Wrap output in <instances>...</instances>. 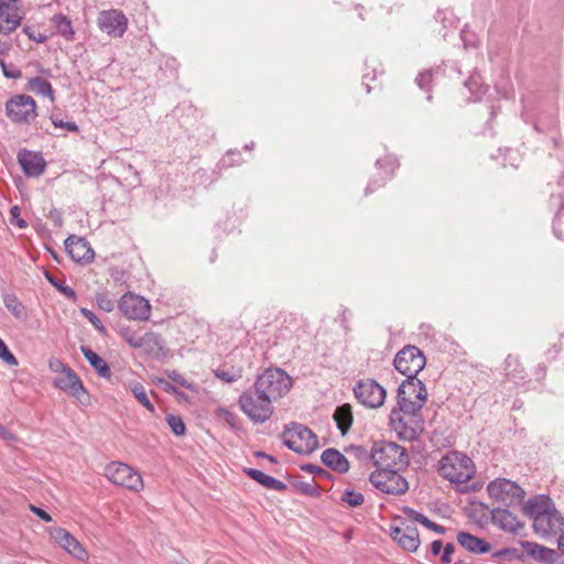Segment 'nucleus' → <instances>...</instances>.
<instances>
[{"label": "nucleus", "mask_w": 564, "mask_h": 564, "mask_svg": "<svg viewBox=\"0 0 564 564\" xmlns=\"http://www.w3.org/2000/svg\"><path fill=\"white\" fill-rule=\"evenodd\" d=\"M291 387L292 380L284 370L267 369L239 395V409L252 423L262 424L272 416L273 402L286 394Z\"/></svg>", "instance_id": "f257e3e1"}, {"label": "nucleus", "mask_w": 564, "mask_h": 564, "mask_svg": "<svg viewBox=\"0 0 564 564\" xmlns=\"http://www.w3.org/2000/svg\"><path fill=\"white\" fill-rule=\"evenodd\" d=\"M523 513L533 520V530L539 536L564 534V517L550 498L538 496L529 499L523 506Z\"/></svg>", "instance_id": "f03ea898"}, {"label": "nucleus", "mask_w": 564, "mask_h": 564, "mask_svg": "<svg viewBox=\"0 0 564 564\" xmlns=\"http://www.w3.org/2000/svg\"><path fill=\"white\" fill-rule=\"evenodd\" d=\"M440 475L456 486L465 485L470 480L476 467L474 462L464 453L449 452L445 454L438 464Z\"/></svg>", "instance_id": "7ed1b4c3"}, {"label": "nucleus", "mask_w": 564, "mask_h": 564, "mask_svg": "<svg viewBox=\"0 0 564 564\" xmlns=\"http://www.w3.org/2000/svg\"><path fill=\"white\" fill-rule=\"evenodd\" d=\"M370 458L377 470L402 469L409 464V456L404 447L388 441L375 442L371 448Z\"/></svg>", "instance_id": "20e7f679"}, {"label": "nucleus", "mask_w": 564, "mask_h": 564, "mask_svg": "<svg viewBox=\"0 0 564 564\" xmlns=\"http://www.w3.org/2000/svg\"><path fill=\"white\" fill-rule=\"evenodd\" d=\"M427 391L417 378L405 379L398 388L399 410L404 414L415 415L426 400Z\"/></svg>", "instance_id": "39448f33"}, {"label": "nucleus", "mask_w": 564, "mask_h": 564, "mask_svg": "<svg viewBox=\"0 0 564 564\" xmlns=\"http://www.w3.org/2000/svg\"><path fill=\"white\" fill-rule=\"evenodd\" d=\"M283 443L297 454H311L317 446V436L305 425L291 423L283 432Z\"/></svg>", "instance_id": "423d86ee"}, {"label": "nucleus", "mask_w": 564, "mask_h": 564, "mask_svg": "<svg viewBox=\"0 0 564 564\" xmlns=\"http://www.w3.org/2000/svg\"><path fill=\"white\" fill-rule=\"evenodd\" d=\"M400 469L384 468L373 471L369 480L371 485L387 495L400 496L409 490L408 480L399 474Z\"/></svg>", "instance_id": "0eeeda50"}, {"label": "nucleus", "mask_w": 564, "mask_h": 564, "mask_svg": "<svg viewBox=\"0 0 564 564\" xmlns=\"http://www.w3.org/2000/svg\"><path fill=\"white\" fill-rule=\"evenodd\" d=\"M487 492L490 498L506 507L518 506L524 498V490L516 482L506 478L490 481L487 486Z\"/></svg>", "instance_id": "6e6552de"}, {"label": "nucleus", "mask_w": 564, "mask_h": 564, "mask_svg": "<svg viewBox=\"0 0 564 564\" xmlns=\"http://www.w3.org/2000/svg\"><path fill=\"white\" fill-rule=\"evenodd\" d=\"M105 476L112 484L132 491H140L143 488L142 477L131 466L124 463H109L105 468Z\"/></svg>", "instance_id": "1a4fd4ad"}, {"label": "nucleus", "mask_w": 564, "mask_h": 564, "mask_svg": "<svg viewBox=\"0 0 564 564\" xmlns=\"http://www.w3.org/2000/svg\"><path fill=\"white\" fill-rule=\"evenodd\" d=\"M426 360L423 352L416 346H405L393 360L394 368L406 377L416 378L417 373L425 367Z\"/></svg>", "instance_id": "9d476101"}, {"label": "nucleus", "mask_w": 564, "mask_h": 564, "mask_svg": "<svg viewBox=\"0 0 564 564\" xmlns=\"http://www.w3.org/2000/svg\"><path fill=\"white\" fill-rule=\"evenodd\" d=\"M36 102L29 95H15L6 102V113L14 123H30L36 117Z\"/></svg>", "instance_id": "9b49d317"}, {"label": "nucleus", "mask_w": 564, "mask_h": 564, "mask_svg": "<svg viewBox=\"0 0 564 564\" xmlns=\"http://www.w3.org/2000/svg\"><path fill=\"white\" fill-rule=\"evenodd\" d=\"M358 402L369 409L380 408L386 400V389L373 379L359 380L354 387Z\"/></svg>", "instance_id": "f8f14e48"}, {"label": "nucleus", "mask_w": 564, "mask_h": 564, "mask_svg": "<svg viewBox=\"0 0 564 564\" xmlns=\"http://www.w3.org/2000/svg\"><path fill=\"white\" fill-rule=\"evenodd\" d=\"M118 307L123 316L132 321H148L151 315L149 301L131 292L120 299Z\"/></svg>", "instance_id": "ddd939ff"}, {"label": "nucleus", "mask_w": 564, "mask_h": 564, "mask_svg": "<svg viewBox=\"0 0 564 564\" xmlns=\"http://www.w3.org/2000/svg\"><path fill=\"white\" fill-rule=\"evenodd\" d=\"M99 28L111 37H121L128 28V19L119 10H105L98 17Z\"/></svg>", "instance_id": "4468645a"}, {"label": "nucleus", "mask_w": 564, "mask_h": 564, "mask_svg": "<svg viewBox=\"0 0 564 564\" xmlns=\"http://www.w3.org/2000/svg\"><path fill=\"white\" fill-rule=\"evenodd\" d=\"M64 245L70 259L77 263H90L95 258L94 249L85 238L72 235L66 238Z\"/></svg>", "instance_id": "2eb2a0df"}, {"label": "nucleus", "mask_w": 564, "mask_h": 564, "mask_svg": "<svg viewBox=\"0 0 564 564\" xmlns=\"http://www.w3.org/2000/svg\"><path fill=\"white\" fill-rule=\"evenodd\" d=\"M51 536L61 547H63L75 558L82 561L87 558V552L84 546L66 529L54 528L51 530Z\"/></svg>", "instance_id": "dca6fc26"}, {"label": "nucleus", "mask_w": 564, "mask_h": 564, "mask_svg": "<svg viewBox=\"0 0 564 564\" xmlns=\"http://www.w3.org/2000/svg\"><path fill=\"white\" fill-rule=\"evenodd\" d=\"M391 538L409 552H414L420 546L419 531L414 525L403 523L402 527H392Z\"/></svg>", "instance_id": "f3484780"}, {"label": "nucleus", "mask_w": 564, "mask_h": 564, "mask_svg": "<svg viewBox=\"0 0 564 564\" xmlns=\"http://www.w3.org/2000/svg\"><path fill=\"white\" fill-rule=\"evenodd\" d=\"M18 0H0V33L10 34L21 23L15 3Z\"/></svg>", "instance_id": "a211bd4d"}, {"label": "nucleus", "mask_w": 564, "mask_h": 564, "mask_svg": "<svg viewBox=\"0 0 564 564\" xmlns=\"http://www.w3.org/2000/svg\"><path fill=\"white\" fill-rule=\"evenodd\" d=\"M18 162L29 177L40 176L45 170V161L37 152L21 150L18 154Z\"/></svg>", "instance_id": "6ab92c4d"}, {"label": "nucleus", "mask_w": 564, "mask_h": 564, "mask_svg": "<svg viewBox=\"0 0 564 564\" xmlns=\"http://www.w3.org/2000/svg\"><path fill=\"white\" fill-rule=\"evenodd\" d=\"M54 386L61 390L69 391L76 398H79L85 392L82 380L72 368L57 376L54 379Z\"/></svg>", "instance_id": "aec40b11"}, {"label": "nucleus", "mask_w": 564, "mask_h": 564, "mask_svg": "<svg viewBox=\"0 0 564 564\" xmlns=\"http://www.w3.org/2000/svg\"><path fill=\"white\" fill-rule=\"evenodd\" d=\"M142 351L152 359H161L165 357V341L162 336L154 332H148L143 335Z\"/></svg>", "instance_id": "412c9836"}, {"label": "nucleus", "mask_w": 564, "mask_h": 564, "mask_svg": "<svg viewBox=\"0 0 564 564\" xmlns=\"http://www.w3.org/2000/svg\"><path fill=\"white\" fill-rule=\"evenodd\" d=\"M321 459L324 465L334 471L345 474L349 470L348 459L337 449L327 448L322 453Z\"/></svg>", "instance_id": "4be33fe9"}, {"label": "nucleus", "mask_w": 564, "mask_h": 564, "mask_svg": "<svg viewBox=\"0 0 564 564\" xmlns=\"http://www.w3.org/2000/svg\"><path fill=\"white\" fill-rule=\"evenodd\" d=\"M457 542L468 552L484 554L490 551V544L468 532H458Z\"/></svg>", "instance_id": "5701e85b"}, {"label": "nucleus", "mask_w": 564, "mask_h": 564, "mask_svg": "<svg viewBox=\"0 0 564 564\" xmlns=\"http://www.w3.org/2000/svg\"><path fill=\"white\" fill-rule=\"evenodd\" d=\"M245 473L253 480L262 485L264 488L276 490V491H284L288 487L284 482L280 481L279 479L269 476L264 474L261 470L254 469V468H245Z\"/></svg>", "instance_id": "b1692460"}, {"label": "nucleus", "mask_w": 564, "mask_h": 564, "mask_svg": "<svg viewBox=\"0 0 564 564\" xmlns=\"http://www.w3.org/2000/svg\"><path fill=\"white\" fill-rule=\"evenodd\" d=\"M83 355L90 364V366L97 371V373L102 378H109L111 376V370L108 364L95 351H93L89 347L82 346L80 348Z\"/></svg>", "instance_id": "393cba45"}, {"label": "nucleus", "mask_w": 564, "mask_h": 564, "mask_svg": "<svg viewBox=\"0 0 564 564\" xmlns=\"http://www.w3.org/2000/svg\"><path fill=\"white\" fill-rule=\"evenodd\" d=\"M334 420L337 424L338 430L341 434H346L352 424V411L351 405L345 403L339 405L334 413Z\"/></svg>", "instance_id": "a878e982"}, {"label": "nucleus", "mask_w": 564, "mask_h": 564, "mask_svg": "<svg viewBox=\"0 0 564 564\" xmlns=\"http://www.w3.org/2000/svg\"><path fill=\"white\" fill-rule=\"evenodd\" d=\"M51 22L54 25V28L56 29L57 34H59L67 41L74 40L75 31L73 29L72 21L68 17L61 14V13L55 14L51 19Z\"/></svg>", "instance_id": "bb28decb"}, {"label": "nucleus", "mask_w": 564, "mask_h": 564, "mask_svg": "<svg viewBox=\"0 0 564 564\" xmlns=\"http://www.w3.org/2000/svg\"><path fill=\"white\" fill-rule=\"evenodd\" d=\"M551 205L557 208L555 219L553 223L554 234L564 240V215L561 213L564 209V200L562 195H552Z\"/></svg>", "instance_id": "cd10ccee"}, {"label": "nucleus", "mask_w": 564, "mask_h": 564, "mask_svg": "<svg viewBox=\"0 0 564 564\" xmlns=\"http://www.w3.org/2000/svg\"><path fill=\"white\" fill-rule=\"evenodd\" d=\"M28 89L36 95L48 97L54 100V90L52 85L42 77H33L28 80Z\"/></svg>", "instance_id": "c85d7f7f"}, {"label": "nucleus", "mask_w": 564, "mask_h": 564, "mask_svg": "<svg viewBox=\"0 0 564 564\" xmlns=\"http://www.w3.org/2000/svg\"><path fill=\"white\" fill-rule=\"evenodd\" d=\"M130 390L138 402L142 404L147 410L152 413L155 411L154 404L151 402L143 384L134 382L130 386Z\"/></svg>", "instance_id": "c756f323"}, {"label": "nucleus", "mask_w": 564, "mask_h": 564, "mask_svg": "<svg viewBox=\"0 0 564 564\" xmlns=\"http://www.w3.org/2000/svg\"><path fill=\"white\" fill-rule=\"evenodd\" d=\"M3 304L15 318L21 319L25 316L24 306L14 294H4Z\"/></svg>", "instance_id": "7c9ffc66"}, {"label": "nucleus", "mask_w": 564, "mask_h": 564, "mask_svg": "<svg viewBox=\"0 0 564 564\" xmlns=\"http://www.w3.org/2000/svg\"><path fill=\"white\" fill-rule=\"evenodd\" d=\"M505 371H506V375L514 381L517 379L524 378V376H523L524 371H523V368L519 364V359L512 355H508L505 360Z\"/></svg>", "instance_id": "2f4dec72"}, {"label": "nucleus", "mask_w": 564, "mask_h": 564, "mask_svg": "<svg viewBox=\"0 0 564 564\" xmlns=\"http://www.w3.org/2000/svg\"><path fill=\"white\" fill-rule=\"evenodd\" d=\"M492 518L495 521L500 522L501 528L505 530H513V522L516 521V517L506 509V508H497L492 512Z\"/></svg>", "instance_id": "473e14b6"}, {"label": "nucleus", "mask_w": 564, "mask_h": 564, "mask_svg": "<svg viewBox=\"0 0 564 564\" xmlns=\"http://www.w3.org/2000/svg\"><path fill=\"white\" fill-rule=\"evenodd\" d=\"M215 376L224 382L232 383L242 378V369L221 367L215 370Z\"/></svg>", "instance_id": "72a5a7b5"}, {"label": "nucleus", "mask_w": 564, "mask_h": 564, "mask_svg": "<svg viewBox=\"0 0 564 564\" xmlns=\"http://www.w3.org/2000/svg\"><path fill=\"white\" fill-rule=\"evenodd\" d=\"M341 501L351 508H356L364 503L365 497L361 492L346 489L341 495Z\"/></svg>", "instance_id": "f704fd0d"}, {"label": "nucleus", "mask_w": 564, "mask_h": 564, "mask_svg": "<svg viewBox=\"0 0 564 564\" xmlns=\"http://www.w3.org/2000/svg\"><path fill=\"white\" fill-rule=\"evenodd\" d=\"M120 335L132 348H141L143 335H139L137 332L129 327L121 328Z\"/></svg>", "instance_id": "c9c22d12"}, {"label": "nucleus", "mask_w": 564, "mask_h": 564, "mask_svg": "<svg viewBox=\"0 0 564 564\" xmlns=\"http://www.w3.org/2000/svg\"><path fill=\"white\" fill-rule=\"evenodd\" d=\"M120 335L132 348H141L143 335H139L137 332L129 327L121 328Z\"/></svg>", "instance_id": "e433bc0d"}, {"label": "nucleus", "mask_w": 564, "mask_h": 564, "mask_svg": "<svg viewBox=\"0 0 564 564\" xmlns=\"http://www.w3.org/2000/svg\"><path fill=\"white\" fill-rule=\"evenodd\" d=\"M120 335L132 348H141L143 335H139L137 332L129 327L121 328Z\"/></svg>", "instance_id": "4c0bfd02"}, {"label": "nucleus", "mask_w": 564, "mask_h": 564, "mask_svg": "<svg viewBox=\"0 0 564 564\" xmlns=\"http://www.w3.org/2000/svg\"><path fill=\"white\" fill-rule=\"evenodd\" d=\"M294 486L301 494L308 497H317L319 495V487L314 479L311 481H297Z\"/></svg>", "instance_id": "58836bf2"}, {"label": "nucleus", "mask_w": 564, "mask_h": 564, "mask_svg": "<svg viewBox=\"0 0 564 564\" xmlns=\"http://www.w3.org/2000/svg\"><path fill=\"white\" fill-rule=\"evenodd\" d=\"M166 423L175 435L181 436L185 434V423L180 415L169 414Z\"/></svg>", "instance_id": "ea45409f"}, {"label": "nucleus", "mask_w": 564, "mask_h": 564, "mask_svg": "<svg viewBox=\"0 0 564 564\" xmlns=\"http://www.w3.org/2000/svg\"><path fill=\"white\" fill-rule=\"evenodd\" d=\"M492 557L495 558H506L508 561L519 560L521 561L523 558V553L520 552L518 549L514 547H507L496 551L492 554Z\"/></svg>", "instance_id": "a19ab883"}, {"label": "nucleus", "mask_w": 564, "mask_h": 564, "mask_svg": "<svg viewBox=\"0 0 564 564\" xmlns=\"http://www.w3.org/2000/svg\"><path fill=\"white\" fill-rule=\"evenodd\" d=\"M0 359L8 366L15 367L19 365L18 359L11 352L4 340L0 337Z\"/></svg>", "instance_id": "79ce46f5"}, {"label": "nucleus", "mask_w": 564, "mask_h": 564, "mask_svg": "<svg viewBox=\"0 0 564 564\" xmlns=\"http://www.w3.org/2000/svg\"><path fill=\"white\" fill-rule=\"evenodd\" d=\"M536 561L544 564H555L557 561V554L553 549L541 545Z\"/></svg>", "instance_id": "37998d69"}, {"label": "nucleus", "mask_w": 564, "mask_h": 564, "mask_svg": "<svg viewBox=\"0 0 564 564\" xmlns=\"http://www.w3.org/2000/svg\"><path fill=\"white\" fill-rule=\"evenodd\" d=\"M432 78H433V72L431 69H429V70L421 72L417 75L415 82L421 89L430 91Z\"/></svg>", "instance_id": "c03bdc74"}, {"label": "nucleus", "mask_w": 564, "mask_h": 564, "mask_svg": "<svg viewBox=\"0 0 564 564\" xmlns=\"http://www.w3.org/2000/svg\"><path fill=\"white\" fill-rule=\"evenodd\" d=\"M96 302L100 310L110 313L115 308L113 301L106 293H98L96 295Z\"/></svg>", "instance_id": "a18cd8bd"}, {"label": "nucleus", "mask_w": 564, "mask_h": 564, "mask_svg": "<svg viewBox=\"0 0 564 564\" xmlns=\"http://www.w3.org/2000/svg\"><path fill=\"white\" fill-rule=\"evenodd\" d=\"M21 209L14 205L10 208V223L18 226L19 228H26L28 223L20 217Z\"/></svg>", "instance_id": "49530a36"}, {"label": "nucleus", "mask_w": 564, "mask_h": 564, "mask_svg": "<svg viewBox=\"0 0 564 564\" xmlns=\"http://www.w3.org/2000/svg\"><path fill=\"white\" fill-rule=\"evenodd\" d=\"M80 313L94 325V327L97 330H99L100 333H104L106 330L101 321L96 316L94 312H91L88 308H82Z\"/></svg>", "instance_id": "de8ad7c7"}, {"label": "nucleus", "mask_w": 564, "mask_h": 564, "mask_svg": "<svg viewBox=\"0 0 564 564\" xmlns=\"http://www.w3.org/2000/svg\"><path fill=\"white\" fill-rule=\"evenodd\" d=\"M520 544L530 557L538 558L541 544L530 541H521Z\"/></svg>", "instance_id": "09e8293b"}, {"label": "nucleus", "mask_w": 564, "mask_h": 564, "mask_svg": "<svg viewBox=\"0 0 564 564\" xmlns=\"http://www.w3.org/2000/svg\"><path fill=\"white\" fill-rule=\"evenodd\" d=\"M48 281L67 299L75 301L76 300V292L68 285L59 284L55 282L51 276L46 275Z\"/></svg>", "instance_id": "8fccbe9b"}, {"label": "nucleus", "mask_w": 564, "mask_h": 564, "mask_svg": "<svg viewBox=\"0 0 564 564\" xmlns=\"http://www.w3.org/2000/svg\"><path fill=\"white\" fill-rule=\"evenodd\" d=\"M51 120H52V123L56 127V128H64L70 132H77L78 131V126L75 123V122H72V121H63L62 119H58L54 116L51 117Z\"/></svg>", "instance_id": "3c124183"}, {"label": "nucleus", "mask_w": 564, "mask_h": 564, "mask_svg": "<svg viewBox=\"0 0 564 564\" xmlns=\"http://www.w3.org/2000/svg\"><path fill=\"white\" fill-rule=\"evenodd\" d=\"M48 368L51 371L57 373L59 376L61 373L65 372L69 367L64 364L62 360L57 358H52L48 361Z\"/></svg>", "instance_id": "603ef678"}, {"label": "nucleus", "mask_w": 564, "mask_h": 564, "mask_svg": "<svg viewBox=\"0 0 564 564\" xmlns=\"http://www.w3.org/2000/svg\"><path fill=\"white\" fill-rule=\"evenodd\" d=\"M219 415L229 424L231 427L236 429L238 425V416L227 409H219Z\"/></svg>", "instance_id": "864d4df0"}, {"label": "nucleus", "mask_w": 564, "mask_h": 564, "mask_svg": "<svg viewBox=\"0 0 564 564\" xmlns=\"http://www.w3.org/2000/svg\"><path fill=\"white\" fill-rule=\"evenodd\" d=\"M455 551V546L453 543H447L444 546L443 554L441 556V561L443 564H449L452 562V554Z\"/></svg>", "instance_id": "5fc2aeb1"}, {"label": "nucleus", "mask_w": 564, "mask_h": 564, "mask_svg": "<svg viewBox=\"0 0 564 564\" xmlns=\"http://www.w3.org/2000/svg\"><path fill=\"white\" fill-rule=\"evenodd\" d=\"M403 512L404 514H406L410 519L414 520L415 522H419L422 524V521L423 518H426L424 514L417 512L416 510L410 508V507H404L403 509Z\"/></svg>", "instance_id": "6e6d98bb"}, {"label": "nucleus", "mask_w": 564, "mask_h": 564, "mask_svg": "<svg viewBox=\"0 0 564 564\" xmlns=\"http://www.w3.org/2000/svg\"><path fill=\"white\" fill-rule=\"evenodd\" d=\"M424 521H422V525H424L425 528L438 533V534H443L445 533V528L431 521L429 518H423Z\"/></svg>", "instance_id": "4d7b16f0"}, {"label": "nucleus", "mask_w": 564, "mask_h": 564, "mask_svg": "<svg viewBox=\"0 0 564 564\" xmlns=\"http://www.w3.org/2000/svg\"><path fill=\"white\" fill-rule=\"evenodd\" d=\"M167 377L172 381L176 382L177 384H180L182 387L188 388V383H187L186 379L181 373H178L177 371H175V370L170 371L167 373Z\"/></svg>", "instance_id": "13d9d810"}, {"label": "nucleus", "mask_w": 564, "mask_h": 564, "mask_svg": "<svg viewBox=\"0 0 564 564\" xmlns=\"http://www.w3.org/2000/svg\"><path fill=\"white\" fill-rule=\"evenodd\" d=\"M30 510L36 514L40 519H42L43 521L45 522H51L52 521V517L43 509L34 506V505H30Z\"/></svg>", "instance_id": "bf43d9fd"}, {"label": "nucleus", "mask_w": 564, "mask_h": 564, "mask_svg": "<svg viewBox=\"0 0 564 564\" xmlns=\"http://www.w3.org/2000/svg\"><path fill=\"white\" fill-rule=\"evenodd\" d=\"M301 468H302V470L307 471L310 474L327 475V471L325 469H323L319 466L313 465V464H305Z\"/></svg>", "instance_id": "052dcab7"}, {"label": "nucleus", "mask_w": 564, "mask_h": 564, "mask_svg": "<svg viewBox=\"0 0 564 564\" xmlns=\"http://www.w3.org/2000/svg\"><path fill=\"white\" fill-rule=\"evenodd\" d=\"M24 32L28 34V36L32 40H34L35 42L37 43H44L46 41V35H43V34H39L36 36V34H33L30 32V28H25L24 29Z\"/></svg>", "instance_id": "680f3d73"}, {"label": "nucleus", "mask_w": 564, "mask_h": 564, "mask_svg": "<svg viewBox=\"0 0 564 564\" xmlns=\"http://www.w3.org/2000/svg\"><path fill=\"white\" fill-rule=\"evenodd\" d=\"M443 549V543L441 540H435L431 544V552L433 555H438Z\"/></svg>", "instance_id": "e2e57ef3"}, {"label": "nucleus", "mask_w": 564, "mask_h": 564, "mask_svg": "<svg viewBox=\"0 0 564 564\" xmlns=\"http://www.w3.org/2000/svg\"><path fill=\"white\" fill-rule=\"evenodd\" d=\"M350 452H354L360 458L367 456V451L362 446H350Z\"/></svg>", "instance_id": "0e129e2a"}, {"label": "nucleus", "mask_w": 564, "mask_h": 564, "mask_svg": "<svg viewBox=\"0 0 564 564\" xmlns=\"http://www.w3.org/2000/svg\"><path fill=\"white\" fill-rule=\"evenodd\" d=\"M557 549L564 555V534L557 538Z\"/></svg>", "instance_id": "69168bd1"}, {"label": "nucleus", "mask_w": 564, "mask_h": 564, "mask_svg": "<svg viewBox=\"0 0 564 564\" xmlns=\"http://www.w3.org/2000/svg\"><path fill=\"white\" fill-rule=\"evenodd\" d=\"M1 65H2L3 74H4L6 77H8V78H17L19 76L18 74L9 73V70L6 69V65H4L3 62H1Z\"/></svg>", "instance_id": "338daca9"}, {"label": "nucleus", "mask_w": 564, "mask_h": 564, "mask_svg": "<svg viewBox=\"0 0 564 564\" xmlns=\"http://www.w3.org/2000/svg\"><path fill=\"white\" fill-rule=\"evenodd\" d=\"M8 51L7 43L0 41V54H4Z\"/></svg>", "instance_id": "774afa93"}]
</instances>
